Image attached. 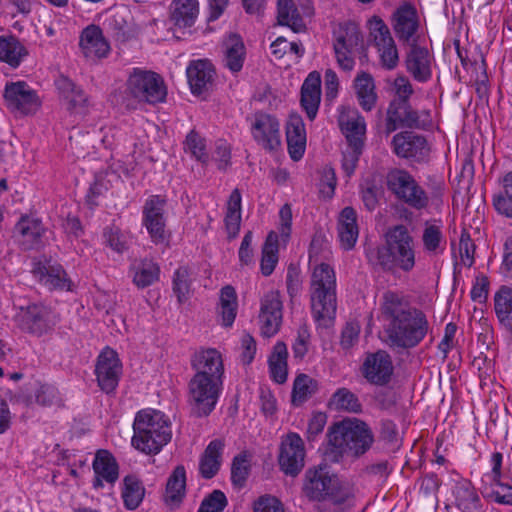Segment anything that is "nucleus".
Segmentation results:
<instances>
[{
  "label": "nucleus",
  "instance_id": "nucleus-56",
  "mask_svg": "<svg viewBox=\"0 0 512 512\" xmlns=\"http://www.w3.org/2000/svg\"><path fill=\"white\" fill-rule=\"evenodd\" d=\"M495 312L501 322L512 318V290L503 287L495 295Z\"/></svg>",
  "mask_w": 512,
  "mask_h": 512
},
{
  "label": "nucleus",
  "instance_id": "nucleus-42",
  "mask_svg": "<svg viewBox=\"0 0 512 512\" xmlns=\"http://www.w3.org/2000/svg\"><path fill=\"white\" fill-rule=\"evenodd\" d=\"M58 89L68 102V109L76 114L86 112L88 98L84 91L67 77H61L57 82Z\"/></svg>",
  "mask_w": 512,
  "mask_h": 512
},
{
  "label": "nucleus",
  "instance_id": "nucleus-40",
  "mask_svg": "<svg viewBox=\"0 0 512 512\" xmlns=\"http://www.w3.org/2000/svg\"><path fill=\"white\" fill-rule=\"evenodd\" d=\"M339 124L343 134L345 135L348 146L356 149L363 148L364 135L366 132L365 120L357 113L352 115H341Z\"/></svg>",
  "mask_w": 512,
  "mask_h": 512
},
{
  "label": "nucleus",
  "instance_id": "nucleus-11",
  "mask_svg": "<svg viewBox=\"0 0 512 512\" xmlns=\"http://www.w3.org/2000/svg\"><path fill=\"white\" fill-rule=\"evenodd\" d=\"M166 205L165 196L151 195L142 207V225L155 245H166L170 239L165 215Z\"/></svg>",
  "mask_w": 512,
  "mask_h": 512
},
{
  "label": "nucleus",
  "instance_id": "nucleus-53",
  "mask_svg": "<svg viewBox=\"0 0 512 512\" xmlns=\"http://www.w3.org/2000/svg\"><path fill=\"white\" fill-rule=\"evenodd\" d=\"M482 494L485 498L498 504L512 506V486L503 483L501 479L491 481L489 486H484Z\"/></svg>",
  "mask_w": 512,
  "mask_h": 512
},
{
  "label": "nucleus",
  "instance_id": "nucleus-61",
  "mask_svg": "<svg viewBox=\"0 0 512 512\" xmlns=\"http://www.w3.org/2000/svg\"><path fill=\"white\" fill-rule=\"evenodd\" d=\"M395 96L390 102L410 101L414 93L413 86L406 76H398L394 83Z\"/></svg>",
  "mask_w": 512,
  "mask_h": 512
},
{
  "label": "nucleus",
  "instance_id": "nucleus-24",
  "mask_svg": "<svg viewBox=\"0 0 512 512\" xmlns=\"http://www.w3.org/2000/svg\"><path fill=\"white\" fill-rule=\"evenodd\" d=\"M191 366L194 376L203 378H224V363L221 353L215 348H206L196 351L191 357Z\"/></svg>",
  "mask_w": 512,
  "mask_h": 512
},
{
  "label": "nucleus",
  "instance_id": "nucleus-63",
  "mask_svg": "<svg viewBox=\"0 0 512 512\" xmlns=\"http://www.w3.org/2000/svg\"><path fill=\"white\" fill-rule=\"evenodd\" d=\"M489 280L484 275H478L471 289V298L478 303H484L488 297Z\"/></svg>",
  "mask_w": 512,
  "mask_h": 512
},
{
  "label": "nucleus",
  "instance_id": "nucleus-49",
  "mask_svg": "<svg viewBox=\"0 0 512 512\" xmlns=\"http://www.w3.org/2000/svg\"><path fill=\"white\" fill-rule=\"evenodd\" d=\"M278 263V234L275 231L268 233L262 248L260 263L261 273L270 276Z\"/></svg>",
  "mask_w": 512,
  "mask_h": 512
},
{
  "label": "nucleus",
  "instance_id": "nucleus-20",
  "mask_svg": "<svg viewBox=\"0 0 512 512\" xmlns=\"http://www.w3.org/2000/svg\"><path fill=\"white\" fill-rule=\"evenodd\" d=\"M391 145L393 152L398 157L412 159L419 163L426 161L430 152L425 137L410 131L394 135Z\"/></svg>",
  "mask_w": 512,
  "mask_h": 512
},
{
  "label": "nucleus",
  "instance_id": "nucleus-14",
  "mask_svg": "<svg viewBox=\"0 0 512 512\" xmlns=\"http://www.w3.org/2000/svg\"><path fill=\"white\" fill-rule=\"evenodd\" d=\"M406 72L418 83H427L432 79L435 57L431 50L418 42L408 45L404 55Z\"/></svg>",
  "mask_w": 512,
  "mask_h": 512
},
{
  "label": "nucleus",
  "instance_id": "nucleus-36",
  "mask_svg": "<svg viewBox=\"0 0 512 512\" xmlns=\"http://www.w3.org/2000/svg\"><path fill=\"white\" fill-rule=\"evenodd\" d=\"M186 494V470L183 465H178L167 479L164 494L165 504L171 508H179Z\"/></svg>",
  "mask_w": 512,
  "mask_h": 512
},
{
  "label": "nucleus",
  "instance_id": "nucleus-4",
  "mask_svg": "<svg viewBox=\"0 0 512 512\" xmlns=\"http://www.w3.org/2000/svg\"><path fill=\"white\" fill-rule=\"evenodd\" d=\"M336 274L326 263L316 265L309 286L311 314L314 321L328 327L335 318L337 309Z\"/></svg>",
  "mask_w": 512,
  "mask_h": 512
},
{
  "label": "nucleus",
  "instance_id": "nucleus-21",
  "mask_svg": "<svg viewBox=\"0 0 512 512\" xmlns=\"http://www.w3.org/2000/svg\"><path fill=\"white\" fill-rule=\"evenodd\" d=\"M283 304L279 291H269L261 299L260 329L264 337L274 336L281 326Z\"/></svg>",
  "mask_w": 512,
  "mask_h": 512
},
{
  "label": "nucleus",
  "instance_id": "nucleus-22",
  "mask_svg": "<svg viewBox=\"0 0 512 512\" xmlns=\"http://www.w3.org/2000/svg\"><path fill=\"white\" fill-rule=\"evenodd\" d=\"M362 374L371 384L378 386L388 384L393 374L390 355L382 350L368 354L362 365Z\"/></svg>",
  "mask_w": 512,
  "mask_h": 512
},
{
  "label": "nucleus",
  "instance_id": "nucleus-3",
  "mask_svg": "<svg viewBox=\"0 0 512 512\" xmlns=\"http://www.w3.org/2000/svg\"><path fill=\"white\" fill-rule=\"evenodd\" d=\"M131 443L135 449L156 455L172 438L171 422L168 416L155 409H143L136 413L133 422Z\"/></svg>",
  "mask_w": 512,
  "mask_h": 512
},
{
  "label": "nucleus",
  "instance_id": "nucleus-16",
  "mask_svg": "<svg viewBox=\"0 0 512 512\" xmlns=\"http://www.w3.org/2000/svg\"><path fill=\"white\" fill-rule=\"evenodd\" d=\"M95 375L99 388L106 394H113L122 375V363L115 350L106 347L98 355Z\"/></svg>",
  "mask_w": 512,
  "mask_h": 512
},
{
  "label": "nucleus",
  "instance_id": "nucleus-18",
  "mask_svg": "<svg viewBox=\"0 0 512 512\" xmlns=\"http://www.w3.org/2000/svg\"><path fill=\"white\" fill-rule=\"evenodd\" d=\"M3 96L7 108L21 115L34 113L40 106L36 92L24 81L7 83Z\"/></svg>",
  "mask_w": 512,
  "mask_h": 512
},
{
  "label": "nucleus",
  "instance_id": "nucleus-50",
  "mask_svg": "<svg viewBox=\"0 0 512 512\" xmlns=\"http://www.w3.org/2000/svg\"><path fill=\"white\" fill-rule=\"evenodd\" d=\"M318 391V382L306 374L298 375L293 383L292 403L303 404Z\"/></svg>",
  "mask_w": 512,
  "mask_h": 512
},
{
  "label": "nucleus",
  "instance_id": "nucleus-25",
  "mask_svg": "<svg viewBox=\"0 0 512 512\" xmlns=\"http://www.w3.org/2000/svg\"><path fill=\"white\" fill-rule=\"evenodd\" d=\"M335 477L329 474L326 465L307 469L302 488L304 495L310 501H326L327 491Z\"/></svg>",
  "mask_w": 512,
  "mask_h": 512
},
{
  "label": "nucleus",
  "instance_id": "nucleus-44",
  "mask_svg": "<svg viewBox=\"0 0 512 512\" xmlns=\"http://www.w3.org/2000/svg\"><path fill=\"white\" fill-rule=\"evenodd\" d=\"M354 88L361 108L365 111H371L378 99L373 77L366 72L358 74L354 80Z\"/></svg>",
  "mask_w": 512,
  "mask_h": 512
},
{
  "label": "nucleus",
  "instance_id": "nucleus-43",
  "mask_svg": "<svg viewBox=\"0 0 512 512\" xmlns=\"http://www.w3.org/2000/svg\"><path fill=\"white\" fill-rule=\"evenodd\" d=\"M334 512H344L353 506L354 491L349 483L335 477L327 491V498Z\"/></svg>",
  "mask_w": 512,
  "mask_h": 512
},
{
  "label": "nucleus",
  "instance_id": "nucleus-27",
  "mask_svg": "<svg viewBox=\"0 0 512 512\" xmlns=\"http://www.w3.org/2000/svg\"><path fill=\"white\" fill-rule=\"evenodd\" d=\"M92 468L95 474L93 488L104 487V482L113 485L119 478V465L113 454L105 449L96 452Z\"/></svg>",
  "mask_w": 512,
  "mask_h": 512
},
{
  "label": "nucleus",
  "instance_id": "nucleus-60",
  "mask_svg": "<svg viewBox=\"0 0 512 512\" xmlns=\"http://www.w3.org/2000/svg\"><path fill=\"white\" fill-rule=\"evenodd\" d=\"M475 244L472 241L470 234L463 230L459 241V253L461 263L466 267H471L474 264Z\"/></svg>",
  "mask_w": 512,
  "mask_h": 512
},
{
  "label": "nucleus",
  "instance_id": "nucleus-58",
  "mask_svg": "<svg viewBox=\"0 0 512 512\" xmlns=\"http://www.w3.org/2000/svg\"><path fill=\"white\" fill-rule=\"evenodd\" d=\"M189 291V270L187 267H179L174 272L173 276V292L176 294L179 303H183L187 300Z\"/></svg>",
  "mask_w": 512,
  "mask_h": 512
},
{
  "label": "nucleus",
  "instance_id": "nucleus-1",
  "mask_svg": "<svg viewBox=\"0 0 512 512\" xmlns=\"http://www.w3.org/2000/svg\"><path fill=\"white\" fill-rule=\"evenodd\" d=\"M382 315L386 321L387 343L393 349L416 347L427 335L429 322L423 311L411 307L403 296L387 291L382 296Z\"/></svg>",
  "mask_w": 512,
  "mask_h": 512
},
{
  "label": "nucleus",
  "instance_id": "nucleus-51",
  "mask_svg": "<svg viewBox=\"0 0 512 512\" xmlns=\"http://www.w3.org/2000/svg\"><path fill=\"white\" fill-rule=\"evenodd\" d=\"M329 405L337 411L350 413H360L362 411V404L358 397L347 388L336 390L330 399Z\"/></svg>",
  "mask_w": 512,
  "mask_h": 512
},
{
  "label": "nucleus",
  "instance_id": "nucleus-45",
  "mask_svg": "<svg viewBox=\"0 0 512 512\" xmlns=\"http://www.w3.org/2000/svg\"><path fill=\"white\" fill-rule=\"evenodd\" d=\"M277 21L279 25L287 26L296 33L303 32L306 29L294 0L277 1Z\"/></svg>",
  "mask_w": 512,
  "mask_h": 512
},
{
  "label": "nucleus",
  "instance_id": "nucleus-6",
  "mask_svg": "<svg viewBox=\"0 0 512 512\" xmlns=\"http://www.w3.org/2000/svg\"><path fill=\"white\" fill-rule=\"evenodd\" d=\"M328 437L332 446L355 457L364 455L374 443L371 428L359 419H345L335 423L330 428Z\"/></svg>",
  "mask_w": 512,
  "mask_h": 512
},
{
  "label": "nucleus",
  "instance_id": "nucleus-35",
  "mask_svg": "<svg viewBox=\"0 0 512 512\" xmlns=\"http://www.w3.org/2000/svg\"><path fill=\"white\" fill-rule=\"evenodd\" d=\"M129 273L133 284L139 289H144L159 280L160 267L152 259H136L130 265Z\"/></svg>",
  "mask_w": 512,
  "mask_h": 512
},
{
  "label": "nucleus",
  "instance_id": "nucleus-10",
  "mask_svg": "<svg viewBox=\"0 0 512 512\" xmlns=\"http://www.w3.org/2000/svg\"><path fill=\"white\" fill-rule=\"evenodd\" d=\"M432 126L430 110L414 109L410 101L390 102L387 108L386 132L398 128L427 130Z\"/></svg>",
  "mask_w": 512,
  "mask_h": 512
},
{
  "label": "nucleus",
  "instance_id": "nucleus-12",
  "mask_svg": "<svg viewBox=\"0 0 512 512\" xmlns=\"http://www.w3.org/2000/svg\"><path fill=\"white\" fill-rule=\"evenodd\" d=\"M14 321L23 332L42 336L54 328L58 318L51 307L42 303H33L21 307L14 316Z\"/></svg>",
  "mask_w": 512,
  "mask_h": 512
},
{
  "label": "nucleus",
  "instance_id": "nucleus-54",
  "mask_svg": "<svg viewBox=\"0 0 512 512\" xmlns=\"http://www.w3.org/2000/svg\"><path fill=\"white\" fill-rule=\"evenodd\" d=\"M184 150L197 161L206 164L209 160L205 139L195 130H191L184 141Z\"/></svg>",
  "mask_w": 512,
  "mask_h": 512
},
{
  "label": "nucleus",
  "instance_id": "nucleus-30",
  "mask_svg": "<svg viewBox=\"0 0 512 512\" xmlns=\"http://www.w3.org/2000/svg\"><path fill=\"white\" fill-rule=\"evenodd\" d=\"M321 100V75L317 71L308 74L301 87V106L309 120L317 116Z\"/></svg>",
  "mask_w": 512,
  "mask_h": 512
},
{
  "label": "nucleus",
  "instance_id": "nucleus-26",
  "mask_svg": "<svg viewBox=\"0 0 512 512\" xmlns=\"http://www.w3.org/2000/svg\"><path fill=\"white\" fill-rule=\"evenodd\" d=\"M32 273L38 281L50 289L71 290L72 281L58 263L46 261L34 263Z\"/></svg>",
  "mask_w": 512,
  "mask_h": 512
},
{
  "label": "nucleus",
  "instance_id": "nucleus-28",
  "mask_svg": "<svg viewBox=\"0 0 512 512\" xmlns=\"http://www.w3.org/2000/svg\"><path fill=\"white\" fill-rule=\"evenodd\" d=\"M187 78L193 94L209 91L214 83L215 69L208 60H196L187 67Z\"/></svg>",
  "mask_w": 512,
  "mask_h": 512
},
{
  "label": "nucleus",
  "instance_id": "nucleus-39",
  "mask_svg": "<svg viewBox=\"0 0 512 512\" xmlns=\"http://www.w3.org/2000/svg\"><path fill=\"white\" fill-rule=\"evenodd\" d=\"M223 63L231 72H239L246 58V48L240 36L231 34L223 42Z\"/></svg>",
  "mask_w": 512,
  "mask_h": 512
},
{
  "label": "nucleus",
  "instance_id": "nucleus-46",
  "mask_svg": "<svg viewBox=\"0 0 512 512\" xmlns=\"http://www.w3.org/2000/svg\"><path fill=\"white\" fill-rule=\"evenodd\" d=\"M237 294L234 287L227 285L220 291L218 315L224 327H231L237 315Z\"/></svg>",
  "mask_w": 512,
  "mask_h": 512
},
{
  "label": "nucleus",
  "instance_id": "nucleus-41",
  "mask_svg": "<svg viewBox=\"0 0 512 512\" xmlns=\"http://www.w3.org/2000/svg\"><path fill=\"white\" fill-rule=\"evenodd\" d=\"M28 56L24 44L14 35L0 36V61L17 68Z\"/></svg>",
  "mask_w": 512,
  "mask_h": 512
},
{
  "label": "nucleus",
  "instance_id": "nucleus-52",
  "mask_svg": "<svg viewBox=\"0 0 512 512\" xmlns=\"http://www.w3.org/2000/svg\"><path fill=\"white\" fill-rule=\"evenodd\" d=\"M251 472V455L247 451L237 454L231 464V482L237 488H243Z\"/></svg>",
  "mask_w": 512,
  "mask_h": 512
},
{
  "label": "nucleus",
  "instance_id": "nucleus-32",
  "mask_svg": "<svg viewBox=\"0 0 512 512\" xmlns=\"http://www.w3.org/2000/svg\"><path fill=\"white\" fill-rule=\"evenodd\" d=\"M337 231L341 248L346 251L353 249L359 236L357 213L353 207L348 206L341 210Z\"/></svg>",
  "mask_w": 512,
  "mask_h": 512
},
{
  "label": "nucleus",
  "instance_id": "nucleus-13",
  "mask_svg": "<svg viewBox=\"0 0 512 512\" xmlns=\"http://www.w3.org/2000/svg\"><path fill=\"white\" fill-rule=\"evenodd\" d=\"M369 27L382 67L386 70L395 69L399 63V53L389 27L379 16L369 20Z\"/></svg>",
  "mask_w": 512,
  "mask_h": 512
},
{
  "label": "nucleus",
  "instance_id": "nucleus-17",
  "mask_svg": "<svg viewBox=\"0 0 512 512\" xmlns=\"http://www.w3.org/2000/svg\"><path fill=\"white\" fill-rule=\"evenodd\" d=\"M391 26L395 36L400 42H418L420 29V18L416 7L404 2L391 15Z\"/></svg>",
  "mask_w": 512,
  "mask_h": 512
},
{
  "label": "nucleus",
  "instance_id": "nucleus-64",
  "mask_svg": "<svg viewBox=\"0 0 512 512\" xmlns=\"http://www.w3.org/2000/svg\"><path fill=\"white\" fill-rule=\"evenodd\" d=\"M363 148L356 149L355 147H349L343 152L342 168L346 176L350 177L357 166L359 157L362 153Z\"/></svg>",
  "mask_w": 512,
  "mask_h": 512
},
{
  "label": "nucleus",
  "instance_id": "nucleus-57",
  "mask_svg": "<svg viewBox=\"0 0 512 512\" xmlns=\"http://www.w3.org/2000/svg\"><path fill=\"white\" fill-rule=\"evenodd\" d=\"M105 243L114 251L123 253L129 247V237L117 226H109L104 229Z\"/></svg>",
  "mask_w": 512,
  "mask_h": 512
},
{
  "label": "nucleus",
  "instance_id": "nucleus-48",
  "mask_svg": "<svg viewBox=\"0 0 512 512\" xmlns=\"http://www.w3.org/2000/svg\"><path fill=\"white\" fill-rule=\"evenodd\" d=\"M122 499L128 510H135L142 503L145 488L136 475H127L123 479Z\"/></svg>",
  "mask_w": 512,
  "mask_h": 512
},
{
  "label": "nucleus",
  "instance_id": "nucleus-2",
  "mask_svg": "<svg viewBox=\"0 0 512 512\" xmlns=\"http://www.w3.org/2000/svg\"><path fill=\"white\" fill-rule=\"evenodd\" d=\"M365 256L370 265L385 272L410 273L416 266L414 238L405 225H395L386 232L385 244L367 248Z\"/></svg>",
  "mask_w": 512,
  "mask_h": 512
},
{
  "label": "nucleus",
  "instance_id": "nucleus-15",
  "mask_svg": "<svg viewBox=\"0 0 512 512\" xmlns=\"http://www.w3.org/2000/svg\"><path fill=\"white\" fill-rule=\"evenodd\" d=\"M278 464L280 470L285 474L296 477L305 465V446L302 438L294 432L282 437Z\"/></svg>",
  "mask_w": 512,
  "mask_h": 512
},
{
  "label": "nucleus",
  "instance_id": "nucleus-34",
  "mask_svg": "<svg viewBox=\"0 0 512 512\" xmlns=\"http://www.w3.org/2000/svg\"><path fill=\"white\" fill-rule=\"evenodd\" d=\"M198 14V0H172L169 6V21L178 28L193 26Z\"/></svg>",
  "mask_w": 512,
  "mask_h": 512
},
{
  "label": "nucleus",
  "instance_id": "nucleus-23",
  "mask_svg": "<svg viewBox=\"0 0 512 512\" xmlns=\"http://www.w3.org/2000/svg\"><path fill=\"white\" fill-rule=\"evenodd\" d=\"M47 230L41 220L23 216L14 228V234L24 250H38L45 245Z\"/></svg>",
  "mask_w": 512,
  "mask_h": 512
},
{
  "label": "nucleus",
  "instance_id": "nucleus-5",
  "mask_svg": "<svg viewBox=\"0 0 512 512\" xmlns=\"http://www.w3.org/2000/svg\"><path fill=\"white\" fill-rule=\"evenodd\" d=\"M167 87L161 75L150 70L133 68L126 81L124 104L134 110L138 105H156L166 101Z\"/></svg>",
  "mask_w": 512,
  "mask_h": 512
},
{
  "label": "nucleus",
  "instance_id": "nucleus-47",
  "mask_svg": "<svg viewBox=\"0 0 512 512\" xmlns=\"http://www.w3.org/2000/svg\"><path fill=\"white\" fill-rule=\"evenodd\" d=\"M288 351L284 342H277L273 347V352L269 357V370L271 378L278 384H283L287 380Z\"/></svg>",
  "mask_w": 512,
  "mask_h": 512
},
{
  "label": "nucleus",
  "instance_id": "nucleus-38",
  "mask_svg": "<svg viewBox=\"0 0 512 512\" xmlns=\"http://www.w3.org/2000/svg\"><path fill=\"white\" fill-rule=\"evenodd\" d=\"M224 446L221 439H214L207 445L199 461V472L203 478L211 479L218 473Z\"/></svg>",
  "mask_w": 512,
  "mask_h": 512
},
{
  "label": "nucleus",
  "instance_id": "nucleus-8",
  "mask_svg": "<svg viewBox=\"0 0 512 512\" xmlns=\"http://www.w3.org/2000/svg\"><path fill=\"white\" fill-rule=\"evenodd\" d=\"M333 49L339 67L344 71H352L356 56L364 50L359 28L353 23L339 25L333 33Z\"/></svg>",
  "mask_w": 512,
  "mask_h": 512
},
{
  "label": "nucleus",
  "instance_id": "nucleus-9",
  "mask_svg": "<svg viewBox=\"0 0 512 512\" xmlns=\"http://www.w3.org/2000/svg\"><path fill=\"white\" fill-rule=\"evenodd\" d=\"M191 412L196 417L208 416L218 402L223 380L193 376L188 384Z\"/></svg>",
  "mask_w": 512,
  "mask_h": 512
},
{
  "label": "nucleus",
  "instance_id": "nucleus-62",
  "mask_svg": "<svg viewBox=\"0 0 512 512\" xmlns=\"http://www.w3.org/2000/svg\"><path fill=\"white\" fill-rule=\"evenodd\" d=\"M254 512H284L283 504L271 495L260 496L253 506Z\"/></svg>",
  "mask_w": 512,
  "mask_h": 512
},
{
  "label": "nucleus",
  "instance_id": "nucleus-55",
  "mask_svg": "<svg viewBox=\"0 0 512 512\" xmlns=\"http://www.w3.org/2000/svg\"><path fill=\"white\" fill-rule=\"evenodd\" d=\"M503 187L505 194L494 196L493 205L500 214L512 218V171L504 176Z\"/></svg>",
  "mask_w": 512,
  "mask_h": 512
},
{
  "label": "nucleus",
  "instance_id": "nucleus-7",
  "mask_svg": "<svg viewBox=\"0 0 512 512\" xmlns=\"http://www.w3.org/2000/svg\"><path fill=\"white\" fill-rule=\"evenodd\" d=\"M386 185L396 199L415 210H424L429 205L427 192L405 169L389 170L386 174Z\"/></svg>",
  "mask_w": 512,
  "mask_h": 512
},
{
  "label": "nucleus",
  "instance_id": "nucleus-31",
  "mask_svg": "<svg viewBox=\"0 0 512 512\" xmlns=\"http://www.w3.org/2000/svg\"><path fill=\"white\" fill-rule=\"evenodd\" d=\"M288 153L292 160L299 161L306 149V130L302 118L291 114L286 125Z\"/></svg>",
  "mask_w": 512,
  "mask_h": 512
},
{
  "label": "nucleus",
  "instance_id": "nucleus-37",
  "mask_svg": "<svg viewBox=\"0 0 512 512\" xmlns=\"http://www.w3.org/2000/svg\"><path fill=\"white\" fill-rule=\"evenodd\" d=\"M421 241L423 250L428 255H441L446 249V238L443 233L441 220L426 221L424 224Z\"/></svg>",
  "mask_w": 512,
  "mask_h": 512
},
{
  "label": "nucleus",
  "instance_id": "nucleus-29",
  "mask_svg": "<svg viewBox=\"0 0 512 512\" xmlns=\"http://www.w3.org/2000/svg\"><path fill=\"white\" fill-rule=\"evenodd\" d=\"M79 45L86 58H105L110 52V45L101 28L93 24L83 29Z\"/></svg>",
  "mask_w": 512,
  "mask_h": 512
},
{
  "label": "nucleus",
  "instance_id": "nucleus-33",
  "mask_svg": "<svg viewBox=\"0 0 512 512\" xmlns=\"http://www.w3.org/2000/svg\"><path fill=\"white\" fill-rule=\"evenodd\" d=\"M454 505L461 512H484L481 499L469 480L457 481L452 488Z\"/></svg>",
  "mask_w": 512,
  "mask_h": 512
},
{
  "label": "nucleus",
  "instance_id": "nucleus-19",
  "mask_svg": "<svg viewBox=\"0 0 512 512\" xmlns=\"http://www.w3.org/2000/svg\"><path fill=\"white\" fill-rule=\"evenodd\" d=\"M253 139L265 150L273 151L280 147V124L272 115L257 112L251 125Z\"/></svg>",
  "mask_w": 512,
  "mask_h": 512
},
{
  "label": "nucleus",
  "instance_id": "nucleus-59",
  "mask_svg": "<svg viewBox=\"0 0 512 512\" xmlns=\"http://www.w3.org/2000/svg\"><path fill=\"white\" fill-rule=\"evenodd\" d=\"M227 504L225 494L216 489L202 500L198 512H222Z\"/></svg>",
  "mask_w": 512,
  "mask_h": 512
}]
</instances>
